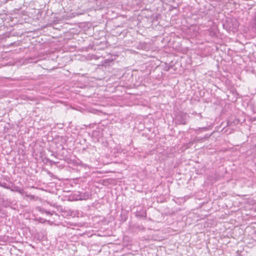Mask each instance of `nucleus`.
Segmentation results:
<instances>
[{"mask_svg": "<svg viewBox=\"0 0 256 256\" xmlns=\"http://www.w3.org/2000/svg\"><path fill=\"white\" fill-rule=\"evenodd\" d=\"M26 198L27 200H36L38 199V196H36L34 195L31 194H26Z\"/></svg>", "mask_w": 256, "mask_h": 256, "instance_id": "obj_1", "label": "nucleus"}, {"mask_svg": "<svg viewBox=\"0 0 256 256\" xmlns=\"http://www.w3.org/2000/svg\"><path fill=\"white\" fill-rule=\"evenodd\" d=\"M16 191L21 194H22L24 193L23 190H22L19 188H18V190H16Z\"/></svg>", "mask_w": 256, "mask_h": 256, "instance_id": "obj_2", "label": "nucleus"}, {"mask_svg": "<svg viewBox=\"0 0 256 256\" xmlns=\"http://www.w3.org/2000/svg\"><path fill=\"white\" fill-rule=\"evenodd\" d=\"M180 124H186V121L184 120H182V121L180 122Z\"/></svg>", "mask_w": 256, "mask_h": 256, "instance_id": "obj_3", "label": "nucleus"}, {"mask_svg": "<svg viewBox=\"0 0 256 256\" xmlns=\"http://www.w3.org/2000/svg\"><path fill=\"white\" fill-rule=\"evenodd\" d=\"M208 138V136H204V138H202V140H206Z\"/></svg>", "mask_w": 256, "mask_h": 256, "instance_id": "obj_4", "label": "nucleus"}, {"mask_svg": "<svg viewBox=\"0 0 256 256\" xmlns=\"http://www.w3.org/2000/svg\"><path fill=\"white\" fill-rule=\"evenodd\" d=\"M108 164V162L104 163V164Z\"/></svg>", "mask_w": 256, "mask_h": 256, "instance_id": "obj_5", "label": "nucleus"}]
</instances>
